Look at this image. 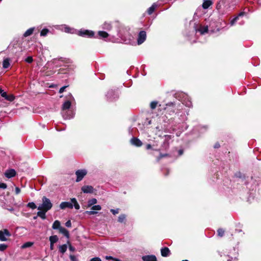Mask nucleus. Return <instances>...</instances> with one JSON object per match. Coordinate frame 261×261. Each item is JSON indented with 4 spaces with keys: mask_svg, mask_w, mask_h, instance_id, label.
Instances as JSON below:
<instances>
[{
    "mask_svg": "<svg viewBox=\"0 0 261 261\" xmlns=\"http://www.w3.org/2000/svg\"><path fill=\"white\" fill-rule=\"evenodd\" d=\"M87 172L85 169L78 170L75 172L76 175V181L79 182L82 180L84 177L87 174Z\"/></svg>",
    "mask_w": 261,
    "mask_h": 261,
    "instance_id": "nucleus-3",
    "label": "nucleus"
},
{
    "mask_svg": "<svg viewBox=\"0 0 261 261\" xmlns=\"http://www.w3.org/2000/svg\"><path fill=\"white\" fill-rule=\"evenodd\" d=\"M146 38V33L145 31H141L138 36V44H141L142 43L144 42Z\"/></svg>",
    "mask_w": 261,
    "mask_h": 261,
    "instance_id": "nucleus-6",
    "label": "nucleus"
},
{
    "mask_svg": "<svg viewBox=\"0 0 261 261\" xmlns=\"http://www.w3.org/2000/svg\"><path fill=\"white\" fill-rule=\"evenodd\" d=\"M182 261H189V260H183Z\"/></svg>",
    "mask_w": 261,
    "mask_h": 261,
    "instance_id": "nucleus-60",
    "label": "nucleus"
},
{
    "mask_svg": "<svg viewBox=\"0 0 261 261\" xmlns=\"http://www.w3.org/2000/svg\"><path fill=\"white\" fill-rule=\"evenodd\" d=\"M196 31L200 32L201 35H203L208 32V26L200 25L199 28Z\"/></svg>",
    "mask_w": 261,
    "mask_h": 261,
    "instance_id": "nucleus-13",
    "label": "nucleus"
},
{
    "mask_svg": "<svg viewBox=\"0 0 261 261\" xmlns=\"http://www.w3.org/2000/svg\"><path fill=\"white\" fill-rule=\"evenodd\" d=\"M97 202V200L96 198H92L88 200L87 203L88 207H91L95 204Z\"/></svg>",
    "mask_w": 261,
    "mask_h": 261,
    "instance_id": "nucleus-20",
    "label": "nucleus"
},
{
    "mask_svg": "<svg viewBox=\"0 0 261 261\" xmlns=\"http://www.w3.org/2000/svg\"><path fill=\"white\" fill-rule=\"evenodd\" d=\"M6 209L8 210V211H9L10 212H12L14 211V209L13 207H9L8 206V208H6Z\"/></svg>",
    "mask_w": 261,
    "mask_h": 261,
    "instance_id": "nucleus-49",
    "label": "nucleus"
},
{
    "mask_svg": "<svg viewBox=\"0 0 261 261\" xmlns=\"http://www.w3.org/2000/svg\"><path fill=\"white\" fill-rule=\"evenodd\" d=\"M173 105V103H172V102L169 103H168L167 105V106H170V105Z\"/></svg>",
    "mask_w": 261,
    "mask_h": 261,
    "instance_id": "nucleus-57",
    "label": "nucleus"
},
{
    "mask_svg": "<svg viewBox=\"0 0 261 261\" xmlns=\"http://www.w3.org/2000/svg\"><path fill=\"white\" fill-rule=\"evenodd\" d=\"M63 117H64L65 119H70L73 117V114H72L70 116H68L65 114H63Z\"/></svg>",
    "mask_w": 261,
    "mask_h": 261,
    "instance_id": "nucleus-43",
    "label": "nucleus"
},
{
    "mask_svg": "<svg viewBox=\"0 0 261 261\" xmlns=\"http://www.w3.org/2000/svg\"><path fill=\"white\" fill-rule=\"evenodd\" d=\"M16 174V171L14 169H10L6 170L5 172V175L8 178L14 177Z\"/></svg>",
    "mask_w": 261,
    "mask_h": 261,
    "instance_id": "nucleus-9",
    "label": "nucleus"
},
{
    "mask_svg": "<svg viewBox=\"0 0 261 261\" xmlns=\"http://www.w3.org/2000/svg\"><path fill=\"white\" fill-rule=\"evenodd\" d=\"M65 225L68 227H70L71 226V223L70 220L67 221L65 223Z\"/></svg>",
    "mask_w": 261,
    "mask_h": 261,
    "instance_id": "nucleus-46",
    "label": "nucleus"
},
{
    "mask_svg": "<svg viewBox=\"0 0 261 261\" xmlns=\"http://www.w3.org/2000/svg\"><path fill=\"white\" fill-rule=\"evenodd\" d=\"M61 224L59 221L56 220L52 226V228L54 229H59V228L61 227Z\"/></svg>",
    "mask_w": 261,
    "mask_h": 261,
    "instance_id": "nucleus-22",
    "label": "nucleus"
},
{
    "mask_svg": "<svg viewBox=\"0 0 261 261\" xmlns=\"http://www.w3.org/2000/svg\"><path fill=\"white\" fill-rule=\"evenodd\" d=\"M156 7H157V5L155 3L153 4V5L150 7H149L147 10V12H148V14H149V15L151 14L153 12V11H154V10L156 9Z\"/></svg>",
    "mask_w": 261,
    "mask_h": 261,
    "instance_id": "nucleus-23",
    "label": "nucleus"
},
{
    "mask_svg": "<svg viewBox=\"0 0 261 261\" xmlns=\"http://www.w3.org/2000/svg\"><path fill=\"white\" fill-rule=\"evenodd\" d=\"M82 191L85 193H92L93 192V188L91 186H85L82 188Z\"/></svg>",
    "mask_w": 261,
    "mask_h": 261,
    "instance_id": "nucleus-11",
    "label": "nucleus"
},
{
    "mask_svg": "<svg viewBox=\"0 0 261 261\" xmlns=\"http://www.w3.org/2000/svg\"><path fill=\"white\" fill-rule=\"evenodd\" d=\"M70 97H71V98H72V99H73V97L71 95H70Z\"/></svg>",
    "mask_w": 261,
    "mask_h": 261,
    "instance_id": "nucleus-59",
    "label": "nucleus"
},
{
    "mask_svg": "<svg viewBox=\"0 0 261 261\" xmlns=\"http://www.w3.org/2000/svg\"><path fill=\"white\" fill-rule=\"evenodd\" d=\"M3 93H6V92H4V91L2 89H0V94H1L2 96Z\"/></svg>",
    "mask_w": 261,
    "mask_h": 261,
    "instance_id": "nucleus-54",
    "label": "nucleus"
},
{
    "mask_svg": "<svg viewBox=\"0 0 261 261\" xmlns=\"http://www.w3.org/2000/svg\"><path fill=\"white\" fill-rule=\"evenodd\" d=\"M158 102L156 101H152L150 104V106L152 109H154L156 108Z\"/></svg>",
    "mask_w": 261,
    "mask_h": 261,
    "instance_id": "nucleus-35",
    "label": "nucleus"
},
{
    "mask_svg": "<svg viewBox=\"0 0 261 261\" xmlns=\"http://www.w3.org/2000/svg\"><path fill=\"white\" fill-rule=\"evenodd\" d=\"M110 28H111L110 24L106 23L104 24V27H103L104 29H110Z\"/></svg>",
    "mask_w": 261,
    "mask_h": 261,
    "instance_id": "nucleus-45",
    "label": "nucleus"
},
{
    "mask_svg": "<svg viewBox=\"0 0 261 261\" xmlns=\"http://www.w3.org/2000/svg\"><path fill=\"white\" fill-rule=\"evenodd\" d=\"M217 231L218 236L220 237H222L224 234V230L222 228L219 229Z\"/></svg>",
    "mask_w": 261,
    "mask_h": 261,
    "instance_id": "nucleus-36",
    "label": "nucleus"
},
{
    "mask_svg": "<svg viewBox=\"0 0 261 261\" xmlns=\"http://www.w3.org/2000/svg\"><path fill=\"white\" fill-rule=\"evenodd\" d=\"M54 244H51V243H50V250H53L54 249Z\"/></svg>",
    "mask_w": 261,
    "mask_h": 261,
    "instance_id": "nucleus-51",
    "label": "nucleus"
},
{
    "mask_svg": "<svg viewBox=\"0 0 261 261\" xmlns=\"http://www.w3.org/2000/svg\"><path fill=\"white\" fill-rule=\"evenodd\" d=\"M71 106V102L70 100L66 101L63 105L62 109L63 111L68 110L70 108Z\"/></svg>",
    "mask_w": 261,
    "mask_h": 261,
    "instance_id": "nucleus-18",
    "label": "nucleus"
},
{
    "mask_svg": "<svg viewBox=\"0 0 261 261\" xmlns=\"http://www.w3.org/2000/svg\"><path fill=\"white\" fill-rule=\"evenodd\" d=\"M39 211L37 212V216L41 218L42 219H45L46 218L45 213L47 212H45V210H39Z\"/></svg>",
    "mask_w": 261,
    "mask_h": 261,
    "instance_id": "nucleus-19",
    "label": "nucleus"
},
{
    "mask_svg": "<svg viewBox=\"0 0 261 261\" xmlns=\"http://www.w3.org/2000/svg\"><path fill=\"white\" fill-rule=\"evenodd\" d=\"M34 30V28H31L28 29L23 34V36L25 37H28L31 35Z\"/></svg>",
    "mask_w": 261,
    "mask_h": 261,
    "instance_id": "nucleus-24",
    "label": "nucleus"
},
{
    "mask_svg": "<svg viewBox=\"0 0 261 261\" xmlns=\"http://www.w3.org/2000/svg\"><path fill=\"white\" fill-rule=\"evenodd\" d=\"M73 207L77 210L80 208V206L75 198H71L70 201L62 202L60 204V208L61 210L66 208L72 209Z\"/></svg>",
    "mask_w": 261,
    "mask_h": 261,
    "instance_id": "nucleus-1",
    "label": "nucleus"
},
{
    "mask_svg": "<svg viewBox=\"0 0 261 261\" xmlns=\"http://www.w3.org/2000/svg\"><path fill=\"white\" fill-rule=\"evenodd\" d=\"M32 245H33V243L31 242H27V243H24L22 246V248H25L29 247H31Z\"/></svg>",
    "mask_w": 261,
    "mask_h": 261,
    "instance_id": "nucleus-33",
    "label": "nucleus"
},
{
    "mask_svg": "<svg viewBox=\"0 0 261 261\" xmlns=\"http://www.w3.org/2000/svg\"><path fill=\"white\" fill-rule=\"evenodd\" d=\"M2 97L5 98L6 100L9 101H12L14 100L15 97L12 94L7 95V93H3Z\"/></svg>",
    "mask_w": 261,
    "mask_h": 261,
    "instance_id": "nucleus-14",
    "label": "nucleus"
},
{
    "mask_svg": "<svg viewBox=\"0 0 261 261\" xmlns=\"http://www.w3.org/2000/svg\"><path fill=\"white\" fill-rule=\"evenodd\" d=\"M42 203L38 207V210H43L45 212H47L50 210L53 206V204L50 200L46 197H43Z\"/></svg>",
    "mask_w": 261,
    "mask_h": 261,
    "instance_id": "nucleus-2",
    "label": "nucleus"
},
{
    "mask_svg": "<svg viewBox=\"0 0 261 261\" xmlns=\"http://www.w3.org/2000/svg\"><path fill=\"white\" fill-rule=\"evenodd\" d=\"M219 147H220V144L219 143H216L214 146V147L215 148H218Z\"/></svg>",
    "mask_w": 261,
    "mask_h": 261,
    "instance_id": "nucleus-50",
    "label": "nucleus"
},
{
    "mask_svg": "<svg viewBox=\"0 0 261 261\" xmlns=\"http://www.w3.org/2000/svg\"><path fill=\"white\" fill-rule=\"evenodd\" d=\"M111 212L114 214V215H116L117 214H118L119 213V209L117 208V209H116V210H114V209H111Z\"/></svg>",
    "mask_w": 261,
    "mask_h": 261,
    "instance_id": "nucleus-42",
    "label": "nucleus"
},
{
    "mask_svg": "<svg viewBox=\"0 0 261 261\" xmlns=\"http://www.w3.org/2000/svg\"><path fill=\"white\" fill-rule=\"evenodd\" d=\"M69 258L71 261H78L77 257L73 255H70Z\"/></svg>",
    "mask_w": 261,
    "mask_h": 261,
    "instance_id": "nucleus-38",
    "label": "nucleus"
},
{
    "mask_svg": "<svg viewBox=\"0 0 261 261\" xmlns=\"http://www.w3.org/2000/svg\"><path fill=\"white\" fill-rule=\"evenodd\" d=\"M126 219V216L124 214L120 215L118 217V221L120 223L123 222Z\"/></svg>",
    "mask_w": 261,
    "mask_h": 261,
    "instance_id": "nucleus-28",
    "label": "nucleus"
},
{
    "mask_svg": "<svg viewBox=\"0 0 261 261\" xmlns=\"http://www.w3.org/2000/svg\"><path fill=\"white\" fill-rule=\"evenodd\" d=\"M7 247H8V246L5 244H0V251H4L6 249Z\"/></svg>",
    "mask_w": 261,
    "mask_h": 261,
    "instance_id": "nucleus-34",
    "label": "nucleus"
},
{
    "mask_svg": "<svg viewBox=\"0 0 261 261\" xmlns=\"http://www.w3.org/2000/svg\"><path fill=\"white\" fill-rule=\"evenodd\" d=\"M49 32V30L47 29H43L40 32V36H45Z\"/></svg>",
    "mask_w": 261,
    "mask_h": 261,
    "instance_id": "nucleus-29",
    "label": "nucleus"
},
{
    "mask_svg": "<svg viewBox=\"0 0 261 261\" xmlns=\"http://www.w3.org/2000/svg\"><path fill=\"white\" fill-rule=\"evenodd\" d=\"M161 252V255L164 257L169 256V255L170 254V250H169V248L167 247H164V248H162Z\"/></svg>",
    "mask_w": 261,
    "mask_h": 261,
    "instance_id": "nucleus-15",
    "label": "nucleus"
},
{
    "mask_svg": "<svg viewBox=\"0 0 261 261\" xmlns=\"http://www.w3.org/2000/svg\"><path fill=\"white\" fill-rule=\"evenodd\" d=\"M106 96L110 100H113L116 98H117L118 96L117 93H116L115 91L111 90L108 92Z\"/></svg>",
    "mask_w": 261,
    "mask_h": 261,
    "instance_id": "nucleus-7",
    "label": "nucleus"
},
{
    "mask_svg": "<svg viewBox=\"0 0 261 261\" xmlns=\"http://www.w3.org/2000/svg\"><path fill=\"white\" fill-rule=\"evenodd\" d=\"M191 102H189L188 103H187V104H186V106H188V107H190V106H191Z\"/></svg>",
    "mask_w": 261,
    "mask_h": 261,
    "instance_id": "nucleus-56",
    "label": "nucleus"
},
{
    "mask_svg": "<svg viewBox=\"0 0 261 261\" xmlns=\"http://www.w3.org/2000/svg\"><path fill=\"white\" fill-rule=\"evenodd\" d=\"M67 246L66 244L60 245L59 247V251L60 253L64 254L67 250Z\"/></svg>",
    "mask_w": 261,
    "mask_h": 261,
    "instance_id": "nucleus-21",
    "label": "nucleus"
},
{
    "mask_svg": "<svg viewBox=\"0 0 261 261\" xmlns=\"http://www.w3.org/2000/svg\"><path fill=\"white\" fill-rule=\"evenodd\" d=\"M63 27H64V30L65 32L70 33H73V32H72L73 30L72 29L70 28L69 27L66 26V25H64Z\"/></svg>",
    "mask_w": 261,
    "mask_h": 261,
    "instance_id": "nucleus-31",
    "label": "nucleus"
},
{
    "mask_svg": "<svg viewBox=\"0 0 261 261\" xmlns=\"http://www.w3.org/2000/svg\"><path fill=\"white\" fill-rule=\"evenodd\" d=\"M60 232L63 234L66 237L69 238V234L68 231L63 227H61L59 229Z\"/></svg>",
    "mask_w": 261,
    "mask_h": 261,
    "instance_id": "nucleus-17",
    "label": "nucleus"
},
{
    "mask_svg": "<svg viewBox=\"0 0 261 261\" xmlns=\"http://www.w3.org/2000/svg\"><path fill=\"white\" fill-rule=\"evenodd\" d=\"M130 143L132 145L137 147H140L142 145V142L139 139L135 137H133L131 139Z\"/></svg>",
    "mask_w": 261,
    "mask_h": 261,
    "instance_id": "nucleus-10",
    "label": "nucleus"
},
{
    "mask_svg": "<svg viewBox=\"0 0 261 261\" xmlns=\"http://www.w3.org/2000/svg\"><path fill=\"white\" fill-rule=\"evenodd\" d=\"M20 192V189L18 187L15 188V193L16 194H18Z\"/></svg>",
    "mask_w": 261,
    "mask_h": 261,
    "instance_id": "nucleus-48",
    "label": "nucleus"
},
{
    "mask_svg": "<svg viewBox=\"0 0 261 261\" xmlns=\"http://www.w3.org/2000/svg\"><path fill=\"white\" fill-rule=\"evenodd\" d=\"M90 261H101V259L98 257L92 258Z\"/></svg>",
    "mask_w": 261,
    "mask_h": 261,
    "instance_id": "nucleus-44",
    "label": "nucleus"
},
{
    "mask_svg": "<svg viewBox=\"0 0 261 261\" xmlns=\"http://www.w3.org/2000/svg\"><path fill=\"white\" fill-rule=\"evenodd\" d=\"M98 34L100 38H105L108 37V34L105 31H99Z\"/></svg>",
    "mask_w": 261,
    "mask_h": 261,
    "instance_id": "nucleus-26",
    "label": "nucleus"
},
{
    "mask_svg": "<svg viewBox=\"0 0 261 261\" xmlns=\"http://www.w3.org/2000/svg\"><path fill=\"white\" fill-rule=\"evenodd\" d=\"M10 236L11 233L7 229L0 230V241H6L8 240V238Z\"/></svg>",
    "mask_w": 261,
    "mask_h": 261,
    "instance_id": "nucleus-4",
    "label": "nucleus"
},
{
    "mask_svg": "<svg viewBox=\"0 0 261 261\" xmlns=\"http://www.w3.org/2000/svg\"><path fill=\"white\" fill-rule=\"evenodd\" d=\"M0 205L3 208H8V205L7 204L6 202L3 200H0Z\"/></svg>",
    "mask_w": 261,
    "mask_h": 261,
    "instance_id": "nucleus-32",
    "label": "nucleus"
},
{
    "mask_svg": "<svg viewBox=\"0 0 261 261\" xmlns=\"http://www.w3.org/2000/svg\"><path fill=\"white\" fill-rule=\"evenodd\" d=\"M233 259V258H232L231 259H228L227 261H231V260Z\"/></svg>",
    "mask_w": 261,
    "mask_h": 261,
    "instance_id": "nucleus-58",
    "label": "nucleus"
},
{
    "mask_svg": "<svg viewBox=\"0 0 261 261\" xmlns=\"http://www.w3.org/2000/svg\"><path fill=\"white\" fill-rule=\"evenodd\" d=\"M94 32L89 30H81L79 32V35L83 37H91L94 36Z\"/></svg>",
    "mask_w": 261,
    "mask_h": 261,
    "instance_id": "nucleus-5",
    "label": "nucleus"
},
{
    "mask_svg": "<svg viewBox=\"0 0 261 261\" xmlns=\"http://www.w3.org/2000/svg\"><path fill=\"white\" fill-rule=\"evenodd\" d=\"M151 148V146L150 144H147V146H146V149H149Z\"/></svg>",
    "mask_w": 261,
    "mask_h": 261,
    "instance_id": "nucleus-52",
    "label": "nucleus"
},
{
    "mask_svg": "<svg viewBox=\"0 0 261 261\" xmlns=\"http://www.w3.org/2000/svg\"><path fill=\"white\" fill-rule=\"evenodd\" d=\"M7 187V185L5 183L0 182V189H5Z\"/></svg>",
    "mask_w": 261,
    "mask_h": 261,
    "instance_id": "nucleus-40",
    "label": "nucleus"
},
{
    "mask_svg": "<svg viewBox=\"0 0 261 261\" xmlns=\"http://www.w3.org/2000/svg\"><path fill=\"white\" fill-rule=\"evenodd\" d=\"M142 258L143 261H156V258L153 255H145Z\"/></svg>",
    "mask_w": 261,
    "mask_h": 261,
    "instance_id": "nucleus-12",
    "label": "nucleus"
},
{
    "mask_svg": "<svg viewBox=\"0 0 261 261\" xmlns=\"http://www.w3.org/2000/svg\"><path fill=\"white\" fill-rule=\"evenodd\" d=\"M49 241L51 244H54L58 241V237L56 235L50 236L49 237Z\"/></svg>",
    "mask_w": 261,
    "mask_h": 261,
    "instance_id": "nucleus-25",
    "label": "nucleus"
},
{
    "mask_svg": "<svg viewBox=\"0 0 261 261\" xmlns=\"http://www.w3.org/2000/svg\"><path fill=\"white\" fill-rule=\"evenodd\" d=\"M244 13H244V12H242L240 13H239V15L238 16V17H239V16H243V15H244Z\"/></svg>",
    "mask_w": 261,
    "mask_h": 261,
    "instance_id": "nucleus-53",
    "label": "nucleus"
},
{
    "mask_svg": "<svg viewBox=\"0 0 261 261\" xmlns=\"http://www.w3.org/2000/svg\"><path fill=\"white\" fill-rule=\"evenodd\" d=\"M27 206L32 209H35L37 207L36 205L33 202L28 203L27 204Z\"/></svg>",
    "mask_w": 261,
    "mask_h": 261,
    "instance_id": "nucleus-30",
    "label": "nucleus"
},
{
    "mask_svg": "<svg viewBox=\"0 0 261 261\" xmlns=\"http://www.w3.org/2000/svg\"><path fill=\"white\" fill-rule=\"evenodd\" d=\"M67 87V86H63L62 87H61L59 90V92L60 93H62L64 91L65 89H66V88Z\"/></svg>",
    "mask_w": 261,
    "mask_h": 261,
    "instance_id": "nucleus-47",
    "label": "nucleus"
},
{
    "mask_svg": "<svg viewBox=\"0 0 261 261\" xmlns=\"http://www.w3.org/2000/svg\"><path fill=\"white\" fill-rule=\"evenodd\" d=\"M67 244H69V249L72 252H74L75 250V248L71 245L69 242H67Z\"/></svg>",
    "mask_w": 261,
    "mask_h": 261,
    "instance_id": "nucleus-41",
    "label": "nucleus"
},
{
    "mask_svg": "<svg viewBox=\"0 0 261 261\" xmlns=\"http://www.w3.org/2000/svg\"><path fill=\"white\" fill-rule=\"evenodd\" d=\"M212 5V2L211 0H204V2L202 4V8L204 9H206Z\"/></svg>",
    "mask_w": 261,
    "mask_h": 261,
    "instance_id": "nucleus-16",
    "label": "nucleus"
},
{
    "mask_svg": "<svg viewBox=\"0 0 261 261\" xmlns=\"http://www.w3.org/2000/svg\"><path fill=\"white\" fill-rule=\"evenodd\" d=\"M238 20V16L235 17L233 19H232L230 21V25L231 26L233 25Z\"/></svg>",
    "mask_w": 261,
    "mask_h": 261,
    "instance_id": "nucleus-37",
    "label": "nucleus"
},
{
    "mask_svg": "<svg viewBox=\"0 0 261 261\" xmlns=\"http://www.w3.org/2000/svg\"><path fill=\"white\" fill-rule=\"evenodd\" d=\"M178 152L179 155H181L182 154L183 151L182 150H179Z\"/></svg>",
    "mask_w": 261,
    "mask_h": 261,
    "instance_id": "nucleus-55",
    "label": "nucleus"
},
{
    "mask_svg": "<svg viewBox=\"0 0 261 261\" xmlns=\"http://www.w3.org/2000/svg\"><path fill=\"white\" fill-rule=\"evenodd\" d=\"M25 61L29 63H32L33 62V58L31 56H29V57H28V58H26Z\"/></svg>",
    "mask_w": 261,
    "mask_h": 261,
    "instance_id": "nucleus-39",
    "label": "nucleus"
},
{
    "mask_svg": "<svg viewBox=\"0 0 261 261\" xmlns=\"http://www.w3.org/2000/svg\"><path fill=\"white\" fill-rule=\"evenodd\" d=\"M101 209V207L100 205H95L91 207V211H86V213L89 215H94L97 213L95 211H100Z\"/></svg>",
    "mask_w": 261,
    "mask_h": 261,
    "instance_id": "nucleus-8",
    "label": "nucleus"
},
{
    "mask_svg": "<svg viewBox=\"0 0 261 261\" xmlns=\"http://www.w3.org/2000/svg\"><path fill=\"white\" fill-rule=\"evenodd\" d=\"M10 66L9 60L8 59H6L3 61V67L4 68H7Z\"/></svg>",
    "mask_w": 261,
    "mask_h": 261,
    "instance_id": "nucleus-27",
    "label": "nucleus"
}]
</instances>
